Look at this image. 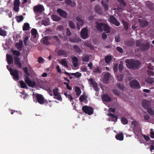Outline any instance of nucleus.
<instances>
[{
    "label": "nucleus",
    "instance_id": "f257e3e1",
    "mask_svg": "<svg viewBox=\"0 0 154 154\" xmlns=\"http://www.w3.org/2000/svg\"><path fill=\"white\" fill-rule=\"evenodd\" d=\"M125 62L126 63L127 67L130 69H139L140 67L141 64L139 60H134L133 59L129 60L127 59L125 60Z\"/></svg>",
    "mask_w": 154,
    "mask_h": 154
},
{
    "label": "nucleus",
    "instance_id": "f03ea898",
    "mask_svg": "<svg viewBox=\"0 0 154 154\" xmlns=\"http://www.w3.org/2000/svg\"><path fill=\"white\" fill-rule=\"evenodd\" d=\"M11 51L14 56V59L15 64L17 66V68H21L22 64L20 62V58L18 57L20 55V52L17 50H14L12 49H11Z\"/></svg>",
    "mask_w": 154,
    "mask_h": 154
},
{
    "label": "nucleus",
    "instance_id": "7ed1b4c3",
    "mask_svg": "<svg viewBox=\"0 0 154 154\" xmlns=\"http://www.w3.org/2000/svg\"><path fill=\"white\" fill-rule=\"evenodd\" d=\"M136 45L143 51H147L150 48V44L148 42L142 43L140 41H137L136 43Z\"/></svg>",
    "mask_w": 154,
    "mask_h": 154
},
{
    "label": "nucleus",
    "instance_id": "20e7f679",
    "mask_svg": "<svg viewBox=\"0 0 154 154\" xmlns=\"http://www.w3.org/2000/svg\"><path fill=\"white\" fill-rule=\"evenodd\" d=\"M9 67L8 66H7V68L10 72L11 75L13 76L14 80L15 81L18 80L19 78L18 70L17 69H13L11 68H9Z\"/></svg>",
    "mask_w": 154,
    "mask_h": 154
},
{
    "label": "nucleus",
    "instance_id": "39448f33",
    "mask_svg": "<svg viewBox=\"0 0 154 154\" xmlns=\"http://www.w3.org/2000/svg\"><path fill=\"white\" fill-rule=\"evenodd\" d=\"M82 109L85 113L88 115H91L93 113L94 109L93 108L90 106H85L82 107Z\"/></svg>",
    "mask_w": 154,
    "mask_h": 154
},
{
    "label": "nucleus",
    "instance_id": "423d86ee",
    "mask_svg": "<svg viewBox=\"0 0 154 154\" xmlns=\"http://www.w3.org/2000/svg\"><path fill=\"white\" fill-rule=\"evenodd\" d=\"M35 96L37 101L39 104H43L44 103H48L47 100L45 99L44 97L42 95L36 94Z\"/></svg>",
    "mask_w": 154,
    "mask_h": 154
},
{
    "label": "nucleus",
    "instance_id": "0eeeda50",
    "mask_svg": "<svg viewBox=\"0 0 154 154\" xmlns=\"http://www.w3.org/2000/svg\"><path fill=\"white\" fill-rule=\"evenodd\" d=\"M53 94L54 96V98L58 100L62 101V97L60 95V93L59 92V89L58 88H55L53 90Z\"/></svg>",
    "mask_w": 154,
    "mask_h": 154
},
{
    "label": "nucleus",
    "instance_id": "6e6552de",
    "mask_svg": "<svg viewBox=\"0 0 154 154\" xmlns=\"http://www.w3.org/2000/svg\"><path fill=\"white\" fill-rule=\"evenodd\" d=\"M130 85L133 88L139 89L140 88L139 82L136 80H133L131 81Z\"/></svg>",
    "mask_w": 154,
    "mask_h": 154
},
{
    "label": "nucleus",
    "instance_id": "1a4fd4ad",
    "mask_svg": "<svg viewBox=\"0 0 154 154\" xmlns=\"http://www.w3.org/2000/svg\"><path fill=\"white\" fill-rule=\"evenodd\" d=\"M33 10L35 12L41 13L44 11V8L42 5H38L34 7Z\"/></svg>",
    "mask_w": 154,
    "mask_h": 154
},
{
    "label": "nucleus",
    "instance_id": "9d476101",
    "mask_svg": "<svg viewBox=\"0 0 154 154\" xmlns=\"http://www.w3.org/2000/svg\"><path fill=\"white\" fill-rule=\"evenodd\" d=\"M81 37L83 39H86L88 36V30L86 28L82 29L81 32Z\"/></svg>",
    "mask_w": 154,
    "mask_h": 154
},
{
    "label": "nucleus",
    "instance_id": "9b49d317",
    "mask_svg": "<svg viewBox=\"0 0 154 154\" xmlns=\"http://www.w3.org/2000/svg\"><path fill=\"white\" fill-rule=\"evenodd\" d=\"M25 81L27 85L30 87L33 88L35 85V82L34 81H32L27 76L26 77Z\"/></svg>",
    "mask_w": 154,
    "mask_h": 154
},
{
    "label": "nucleus",
    "instance_id": "f8f14e48",
    "mask_svg": "<svg viewBox=\"0 0 154 154\" xmlns=\"http://www.w3.org/2000/svg\"><path fill=\"white\" fill-rule=\"evenodd\" d=\"M142 106L146 109L151 107L150 102L147 100H143L142 102Z\"/></svg>",
    "mask_w": 154,
    "mask_h": 154
},
{
    "label": "nucleus",
    "instance_id": "ddd939ff",
    "mask_svg": "<svg viewBox=\"0 0 154 154\" xmlns=\"http://www.w3.org/2000/svg\"><path fill=\"white\" fill-rule=\"evenodd\" d=\"M109 22L117 26H119L120 25V23L117 20L116 18L112 15L110 16Z\"/></svg>",
    "mask_w": 154,
    "mask_h": 154
},
{
    "label": "nucleus",
    "instance_id": "4468645a",
    "mask_svg": "<svg viewBox=\"0 0 154 154\" xmlns=\"http://www.w3.org/2000/svg\"><path fill=\"white\" fill-rule=\"evenodd\" d=\"M57 11L60 17L65 18H67L68 14L65 11L60 8H58L57 9Z\"/></svg>",
    "mask_w": 154,
    "mask_h": 154
},
{
    "label": "nucleus",
    "instance_id": "2eb2a0df",
    "mask_svg": "<svg viewBox=\"0 0 154 154\" xmlns=\"http://www.w3.org/2000/svg\"><path fill=\"white\" fill-rule=\"evenodd\" d=\"M88 81L91 83V84L92 85L94 90L96 91H97L98 90L97 88V83L94 81L93 79L91 78L88 79Z\"/></svg>",
    "mask_w": 154,
    "mask_h": 154
},
{
    "label": "nucleus",
    "instance_id": "dca6fc26",
    "mask_svg": "<svg viewBox=\"0 0 154 154\" xmlns=\"http://www.w3.org/2000/svg\"><path fill=\"white\" fill-rule=\"evenodd\" d=\"M138 22L140 26L143 28L149 24L147 21L143 20L142 19H139Z\"/></svg>",
    "mask_w": 154,
    "mask_h": 154
},
{
    "label": "nucleus",
    "instance_id": "f3484780",
    "mask_svg": "<svg viewBox=\"0 0 154 154\" xmlns=\"http://www.w3.org/2000/svg\"><path fill=\"white\" fill-rule=\"evenodd\" d=\"M96 28L98 31H102L104 23H99L98 22H96Z\"/></svg>",
    "mask_w": 154,
    "mask_h": 154
},
{
    "label": "nucleus",
    "instance_id": "a211bd4d",
    "mask_svg": "<svg viewBox=\"0 0 154 154\" xmlns=\"http://www.w3.org/2000/svg\"><path fill=\"white\" fill-rule=\"evenodd\" d=\"M6 57L8 63V65H10L13 63V58L11 55L7 54Z\"/></svg>",
    "mask_w": 154,
    "mask_h": 154
},
{
    "label": "nucleus",
    "instance_id": "6ab92c4d",
    "mask_svg": "<svg viewBox=\"0 0 154 154\" xmlns=\"http://www.w3.org/2000/svg\"><path fill=\"white\" fill-rule=\"evenodd\" d=\"M119 3L120 6L119 7V9L122 10L123 7H125L126 6V3L124 1V0H117Z\"/></svg>",
    "mask_w": 154,
    "mask_h": 154
},
{
    "label": "nucleus",
    "instance_id": "aec40b11",
    "mask_svg": "<svg viewBox=\"0 0 154 154\" xmlns=\"http://www.w3.org/2000/svg\"><path fill=\"white\" fill-rule=\"evenodd\" d=\"M111 77V75L110 73L109 72L105 73L104 75V78L103 79L104 82H107L109 80V79Z\"/></svg>",
    "mask_w": 154,
    "mask_h": 154
},
{
    "label": "nucleus",
    "instance_id": "412c9836",
    "mask_svg": "<svg viewBox=\"0 0 154 154\" xmlns=\"http://www.w3.org/2000/svg\"><path fill=\"white\" fill-rule=\"evenodd\" d=\"M69 41L73 43H77L81 41V39L79 37L76 36L74 38H70Z\"/></svg>",
    "mask_w": 154,
    "mask_h": 154
},
{
    "label": "nucleus",
    "instance_id": "4be33fe9",
    "mask_svg": "<svg viewBox=\"0 0 154 154\" xmlns=\"http://www.w3.org/2000/svg\"><path fill=\"white\" fill-rule=\"evenodd\" d=\"M102 100L106 102H109L112 100L111 98L107 94H105L103 95L102 97Z\"/></svg>",
    "mask_w": 154,
    "mask_h": 154
},
{
    "label": "nucleus",
    "instance_id": "5701e85b",
    "mask_svg": "<svg viewBox=\"0 0 154 154\" xmlns=\"http://www.w3.org/2000/svg\"><path fill=\"white\" fill-rule=\"evenodd\" d=\"M23 43L21 40H20L19 43H17L16 44V46L17 48L19 51H21L23 47Z\"/></svg>",
    "mask_w": 154,
    "mask_h": 154
},
{
    "label": "nucleus",
    "instance_id": "b1692460",
    "mask_svg": "<svg viewBox=\"0 0 154 154\" xmlns=\"http://www.w3.org/2000/svg\"><path fill=\"white\" fill-rule=\"evenodd\" d=\"M65 2L66 4L70 5L72 7H73L76 5L75 2H72L71 0H65Z\"/></svg>",
    "mask_w": 154,
    "mask_h": 154
},
{
    "label": "nucleus",
    "instance_id": "393cba45",
    "mask_svg": "<svg viewBox=\"0 0 154 154\" xmlns=\"http://www.w3.org/2000/svg\"><path fill=\"white\" fill-rule=\"evenodd\" d=\"M115 138L117 140L122 141L124 139V136L122 133L118 134L116 135Z\"/></svg>",
    "mask_w": 154,
    "mask_h": 154
},
{
    "label": "nucleus",
    "instance_id": "a878e982",
    "mask_svg": "<svg viewBox=\"0 0 154 154\" xmlns=\"http://www.w3.org/2000/svg\"><path fill=\"white\" fill-rule=\"evenodd\" d=\"M72 60H73L72 63L73 64V66L75 67H77L78 65V58L76 57H74L72 59Z\"/></svg>",
    "mask_w": 154,
    "mask_h": 154
},
{
    "label": "nucleus",
    "instance_id": "bb28decb",
    "mask_svg": "<svg viewBox=\"0 0 154 154\" xmlns=\"http://www.w3.org/2000/svg\"><path fill=\"white\" fill-rule=\"evenodd\" d=\"M95 10L96 12L100 14H102L101 8V7L99 5H97L95 8Z\"/></svg>",
    "mask_w": 154,
    "mask_h": 154
},
{
    "label": "nucleus",
    "instance_id": "cd10ccee",
    "mask_svg": "<svg viewBox=\"0 0 154 154\" xmlns=\"http://www.w3.org/2000/svg\"><path fill=\"white\" fill-rule=\"evenodd\" d=\"M146 5L147 6L148 8L151 10H153L154 8V4L150 2H147L146 3Z\"/></svg>",
    "mask_w": 154,
    "mask_h": 154
},
{
    "label": "nucleus",
    "instance_id": "c85d7f7f",
    "mask_svg": "<svg viewBox=\"0 0 154 154\" xmlns=\"http://www.w3.org/2000/svg\"><path fill=\"white\" fill-rule=\"evenodd\" d=\"M102 5L103 7L104 10L105 11H107L108 10L109 6L108 4L104 3V2L102 1L101 2Z\"/></svg>",
    "mask_w": 154,
    "mask_h": 154
},
{
    "label": "nucleus",
    "instance_id": "c756f323",
    "mask_svg": "<svg viewBox=\"0 0 154 154\" xmlns=\"http://www.w3.org/2000/svg\"><path fill=\"white\" fill-rule=\"evenodd\" d=\"M85 45L89 48L91 50H93L94 49V47L93 45H91V43L90 42H86L84 43Z\"/></svg>",
    "mask_w": 154,
    "mask_h": 154
},
{
    "label": "nucleus",
    "instance_id": "7c9ffc66",
    "mask_svg": "<svg viewBox=\"0 0 154 154\" xmlns=\"http://www.w3.org/2000/svg\"><path fill=\"white\" fill-rule=\"evenodd\" d=\"M57 54L59 56L63 55L66 57L67 55V52L66 51L64 50H61L58 51Z\"/></svg>",
    "mask_w": 154,
    "mask_h": 154
},
{
    "label": "nucleus",
    "instance_id": "2f4dec72",
    "mask_svg": "<svg viewBox=\"0 0 154 154\" xmlns=\"http://www.w3.org/2000/svg\"><path fill=\"white\" fill-rule=\"evenodd\" d=\"M29 24L28 23H25L24 24L23 29L24 31L28 30L29 29Z\"/></svg>",
    "mask_w": 154,
    "mask_h": 154
},
{
    "label": "nucleus",
    "instance_id": "473e14b6",
    "mask_svg": "<svg viewBox=\"0 0 154 154\" xmlns=\"http://www.w3.org/2000/svg\"><path fill=\"white\" fill-rule=\"evenodd\" d=\"M145 81L148 84H152L154 82V79L152 78H148L146 79Z\"/></svg>",
    "mask_w": 154,
    "mask_h": 154
},
{
    "label": "nucleus",
    "instance_id": "72a5a7b5",
    "mask_svg": "<svg viewBox=\"0 0 154 154\" xmlns=\"http://www.w3.org/2000/svg\"><path fill=\"white\" fill-rule=\"evenodd\" d=\"M103 30L106 33H109L110 32V28L109 26L105 24L103 27Z\"/></svg>",
    "mask_w": 154,
    "mask_h": 154
},
{
    "label": "nucleus",
    "instance_id": "f704fd0d",
    "mask_svg": "<svg viewBox=\"0 0 154 154\" xmlns=\"http://www.w3.org/2000/svg\"><path fill=\"white\" fill-rule=\"evenodd\" d=\"M37 33V30L36 29L33 28L31 29V33L33 38H36Z\"/></svg>",
    "mask_w": 154,
    "mask_h": 154
},
{
    "label": "nucleus",
    "instance_id": "c9c22d12",
    "mask_svg": "<svg viewBox=\"0 0 154 154\" xmlns=\"http://www.w3.org/2000/svg\"><path fill=\"white\" fill-rule=\"evenodd\" d=\"M7 35V32L2 28H0V35L3 36H5Z\"/></svg>",
    "mask_w": 154,
    "mask_h": 154
},
{
    "label": "nucleus",
    "instance_id": "e433bc0d",
    "mask_svg": "<svg viewBox=\"0 0 154 154\" xmlns=\"http://www.w3.org/2000/svg\"><path fill=\"white\" fill-rule=\"evenodd\" d=\"M51 18L53 20L55 21H59L61 19L60 17L55 15H52Z\"/></svg>",
    "mask_w": 154,
    "mask_h": 154
},
{
    "label": "nucleus",
    "instance_id": "4c0bfd02",
    "mask_svg": "<svg viewBox=\"0 0 154 154\" xmlns=\"http://www.w3.org/2000/svg\"><path fill=\"white\" fill-rule=\"evenodd\" d=\"M112 60V57L110 56H108L105 57V61L106 63L108 64L110 63Z\"/></svg>",
    "mask_w": 154,
    "mask_h": 154
},
{
    "label": "nucleus",
    "instance_id": "58836bf2",
    "mask_svg": "<svg viewBox=\"0 0 154 154\" xmlns=\"http://www.w3.org/2000/svg\"><path fill=\"white\" fill-rule=\"evenodd\" d=\"M122 23L123 25L124 29L126 30H128L129 28V23L128 22H126V21H123Z\"/></svg>",
    "mask_w": 154,
    "mask_h": 154
},
{
    "label": "nucleus",
    "instance_id": "ea45409f",
    "mask_svg": "<svg viewBox=\"0 0 154 154\" xmlns=\"http://www.w3.org/2000/svg\"><path fill=\"white\" fill-rule=\"evenodd\" d=\"M75 91L76 92V95L78 96H79L81 93L80 88L78 87H76L75 88Z\"/></svg>",
    "mask_w": 154,
    "mask_h": 154
},
{
    "label": "nucleus",
    "instance_id": "a19ab883",
    "mask_svg": "<svg viewBox=\"0 0 154 154\" xmlns=\"http://www.w3.org/2000/svg\"><path fill=\"white\" fill-rule=\"evenodd\" d=\"M16 18L17 21L18 23L21 22L24 19L23 17L21 15L19 16H17L16 17Z\"/></svg>",
    "mask_w": 154,
    "mask_h": 154
},
{
    "label": "nucleus",
    "instance_id": "79ce46f5",
    "mask_svg": "<svg viewBox=\"0 0 154 154\" xmlns=\"http://www.w3.org/2000/svg\"><path fill=\"white\" fill-rule=\"evenodd\" d=\"M146 110L148 113L151 115L153 116L154 115V111L151 107L149 108Z\"/></svg>",
    "mask_w": 154,
    "mask_h": 154
},
{
    "label": "nucleus",
    "instance_id": "37998d69",
    "mask_svg": "<svg viewBox=\"0 0 154 154\" xmlns=\"http://www.w3.org/2000/svg\"><path fill=\"white\" fill-rule=\"evenodd\" d=\"M20 83L21 85V87L23 88H27V86L25 83L23 81H20Z\"/></svg>",
    "mask_w": 154,
    "mask_h": 154
},
{
    "label": "nucleus",
    "instance_id": "c03bdc74",
    "mask_svg": "<svg viewBox=\"0 0 154 154\" xmlns=\"http://www.w3.org/2000/svg\"><path fill=\"white\" fill-rule=\"evenodd\" d=\"M73 48L75 50V51L77 53H80L81 51L79 47V46L77 45H74Z\"/></svg>",
    "mask_w": 154,
    "mask_h": 154
},
{
    "label": "nucleus",
    "instance_id": "a18cd8bd",
    "mask_svg": "<svg viewBox=\"0 0 154 154\" xmlns=\"http://www.w3.org/2000/svg\"><path fill=\"white\" fill-rule=\"evenodd\" d=\"M89 56L88 55H86L82 58V60L84 62H88L89 61Z\"/></svg>",
    "mask_w": 154,
    "mask_h": 154
},
{
    "label": "nucleus",
    "instance_id": "49530a36",
    "mask_svg": "<svg viewBox=\"0 0 154 154\" xmlns=\"http://www.w3.org/2000/svg\"><path fill=\"white\" fill-rule=\"evenodd\" d=\"M71 75H74L77 78H79L82 75L81 73L79 72H77L75 73H71Z\"/></svg>",
    "mask_w": 154,
    "mask_h": 154
},
{
    "label": "nucleus",
    "instance_id": "de8ad7c7",
    "mask_svg": "<svg viewBox=\"0 0 154 154\" xmlns=\"http://www.w3.org/2000/svg\"><path fill=\"white\" fill-rule=\"evenodd\" d=\"M64 95L66 97V98H69L70 100H73V98L72 97L71 94H68L67 92H64Z\"/></svg>",
    "mask_w": 154,
    "mask_h": 154
},
{
    "label": "nucleus",
    "instance_id": "09e8293b",
    "mask_svg": "<svg viewBox=\"0 0 154 154\" xmlns=\"http://www.w3.org/2000/svg\"><path fill=\"white\" fill-rule=\"evenodd\" d=\"M76 20L78 22V23H79L80 25L81 26H82L83 25V22L81 18L78 17H76Z\"/></svg>",
    "mask_w": 154,
    "mask_h": 154
},
{
    "label": "nucleus",
    "instance_id": "8fccbe9b",
    "mask_svg": "<svg viewBox=\"0 0 154 154\" xmlns=\"http://www.w3.org/2000/svg\"><path fill=\"white\" fill-rule=\"evenodd\" d=\"M122 123L124 125H126L128 123V121L126 118H122L121 119Z\"/></svg>",
    "mask_w": 154,
    "mask_h": 154
},
{
    "label": "nucleus",
    "instance_id": "3c124183",
    "mask_svg": "<svg viewBox=\"0 0 154 154\" xmlns=\"http://www.w3.org/2000/svg\"><path fill=\"white\" fill-rule=\"evenodd\" d=\"M69 25L72 29H74L75 28V26L72 21H70L69 22Z\"/></svg>",
    "mask_w": 154,
    "mask_h": 154
},
{
    "label": "nucleus",
    "instance_id": "603ef678",
    "mask_svg": "<svg viewBox=\"0 0 154 154\" xmlns=\"http://www.w3.org/2000/svg\"><path fill=\"white\" fill-rule=\"evenodd\" d=\"M113 93L116 96H119L120 94V93L119 91L117 90L114 89L112 91Z\"/></svg>",
    "mask_w": 154,
    "mask_h": 154
},
{
    "label": "nucleus",
    "instance_id": "864d4df0",
    "mask_svg": "<svg viewBox=\"0 0 154 154\" xmlns=\"http://www.w3.org/2000/svg\"><path fill=\"white\" fill-rule=\"evenodd\" d=\"M117 79L119 81L121 82L123 79V75L122 74H120L117 75Z\"/></svg>",
    "mask_w": 154,
    "mask_h": 154
},
{
    "label": "nucleus",
    "instance_id": "5fc2aeb1",
    "mask_svg": "<svg viewBox=\"0 0 154 154\" xmlns=\"http://www.w3.org/2000/svg\"><path fill=\"white\" fill-rule=\"evenodd\" d=\"M53 38H54V39L57 41L58 45H60V41L57 36H53Z\"/></svg>",
    "mask_w": 154,
    "mask_h": 154
},
{
    "label": "nucleus",
    "instance_id": "6e6d98bb",
    "mask_svg": "<svg viewBox=\"0 0 154 154\" xmlns=\"http://www.w3.org/2000/svg\"><path fill=\"white\" fill-rule=\"evenodd\" d=\"M85 99V93L83 95L80 96L79 98V100L80 102H82Z\"/></svg>",
    "mask_w": 154,
    "mask_h": 154
},
{
    "label": "nucleus",
    "instance_id": "4d7b16f0",
    "mask_svg": "<svg viewBox=\"0 0 154 154\" xmlns=\"http://www.w3.org/2000/svg\"><path fill=\"white\" fill-rule=\"evenodd\" d=\"M60 63L66 67H68V65L67 62L64 60H63L60 62Z\"/></svg>",
    "mask_w": 154,
    "mask_h": 154
},
{
    "label": "nucleus",
    "instance_id": "13d9d810",
    "mask_svg": "<svg viewBox=\"0 0 154 154\" xmlns=\"http://www.w3.org/2000/svg\"><path fill=\"white\" fill-rule=\"evenodd\" d=\"M131 125L133 126V128H135L138 125V122L136 121H133L131 123Z\"/></svg>",
    "mask_w": 154,
    "mask_h": 154
},
{
    "label": "nucleus",
    "instance_id": "bf43d9fd",
    "mask_svg": "<svg viewBox=\"0 0 154 154\" xmlns=\"http://www.w3.org/2000/svg\"><path fill=\"white\" fill-rule=\"evenodd\" d=\"M118 88L121 90H123L124 88V85L121 84L120 83H119L118 84Z\"/></svg>",
    "mask_w": 154,
    "mask_h": 154
},
{
    "label": "nucleus",
    "instance_id": "052dcab7",
    "mask_svg": "<svg viewBox=\"0 0 154 154\" xmlns=\"http://www.w3.org/2000/svg\"><path fill=\"white\" fill-rule=\"evenodd\" d=\"M20 5V1L19 0H15L14 2V6H19Z\"/></svg>",
    "mask_w": 154,
    "mask_h": 154
},
{
    "label": "nucleus",
    "instance_id": "680f3d73",
    "mask_svg": "<svg viewBox=\"0 0 154 154\" xmlns=\"http://www.w3.org/2000/svg\"><path fill=\"white\" fill-rule=\"evenodd\" d=\"M123 68V66L122 64L120 63L119 64L118 69L120 72H121Z\"/></svg>",
    "mask_w": 154,
    "mask_h": 154
},
{
    "label": "nucleus",
    "instance_id": "e2e57ef3",
    "mask_svg": "<svg viewBox=\"0 0 154 154\" xmlns=\"http://www.w3.org/2000/svg\"><path fill=\"white\" fill-rule=\"evenodd\" d=\"M112 121L114 122H117L118 119V117L114 115H113V116H112Z\"/></svg>",
    "mask_w": 154,
    "mask_h": 154
},
{
    "label": "nucleus",
    "instance_id": "0e129e2a",
    "mask_svg": "<svg viewBox=\"0 0 154 154\" xmlns=\"http://www.w3.org/2000/svg\"><path fill=\"white\" fill-rule=\"evenodd\" d=\"M94 72L95 73H100L101 72V71L99 69L98 67H97V68L94 70Z\"/></svg>",
    "mask_w": 154,
    "mask_h": 154
},
{
    "label": "nucleus",
    "instance_id": "69168bd1",
    "mask_svg": "<svg viewBox=\"0 0 154 154\" xmlns=\"http://www.w3.org/2000/svg\"><path fill=\"white\" fill-rule=\"evenodd\" d=\"M66 35L68 36H70L71 35V33L68 28H67L66 29Z\"/></svg>",
    "mask_w": 154,
    "mask_h": 154
},
{
    "label": "nucleus",
    "instance_id": "338daca9",
    "mask_svg": "<svg viewBox=\"0 0 154 154\" xmlns=\"http://www.w3.org/2000/svg\"><path fill=\"white\" fill-rule=\"evenodd\" d=\"M29 38L28 36H26L25 37V38H24L23 40V42L24 44L26 46L27 44V42Z\"/></svg>",
    "mask_w": 154,
    "mask_h": 154
},
{
    "label": "nucleus",
    "instance_id": "774afa93",
    "mask_svg": "<svg viewBox=\"0 0 154 154\" xmlns=\"http://www.w3.org/2000/svg\"><path fill=\"white\" fill-rule=\"evenodd\" d=\"M147 73L148 75L150 76L154 75V72L148 70L147 71Z\"/></svg>",
    "mask_w": 154,
    "mask_h": 154
}]
</instances>
